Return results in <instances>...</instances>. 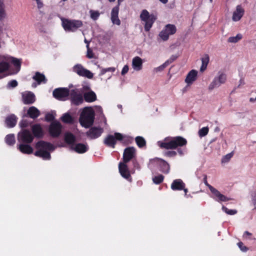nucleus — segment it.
<instances>
[{
	"instance_id": "obj_1",
	"label": "nucleus",
	"mask_w": 256,
	"mask_h": 256,
	"mask_svg": "<svg viewBox=\"0 0 256 256\" xmlns=\"http://www.w3.org/2000/svg\"><path fill=\"white\" fill-rule=\"evenodd\" d=\"M187 140L180 136H177L171 138H166L162 142H158V146L166 150H174L178 148V152L180 155L184 154L183 150L180 148L186 146Z\"/></svg>"
},
{
	"instance_id": "obj_2",
	"label": "nucleus",
	"mask_w": 256,
	"mask_h": 256,
	"mask_svg": "<svg viewBox=\"0 0 256 256\" xmlns=\"http://www.w3.org/2000/svg\"><path fill=\"white\" fill-rule=\"evenodd\" d=\"M35 148L38 150L34 154L45 160H49L51 158L50 153L46 150L53 151L55 149L54 146L50 142L44 140H40L36 144Z\"/></svg>"
},
{
	"instance_id": "obj_3",
	"label": "nucleus",
	"mask_w": 256,
	"mask_h": 256,
	"mask_svg": "<svg viewBox=\"0 0 256 256\" xmlns=\"http://www.w3.org/2000/svg\"><path fill=\"white\" fill-rule=\"evenodd\" d=\"M94 119V111L90 108H85L80 114V122L82 126L88 128L93 124Z\"/></svg>"
},
{
	"instance_id": "obj_4",
	"label": "nucleus",
	"mask_w": 256,
	"mask_h": 256,
	"mask_svg": "<svg viewBox=\"0 0 256 256\" xmlns=\"http://www.w3.org/2000/svg\"><path fill=\"white\" fill-rule=\"evenodd\" d=\"M148 166L152 169L157 167L160 172L164 174H168L170 171V166L166 160L158 158L150 159Z\"/></svg>"
},
{
	"instance_id": "obj_5",
	"label": "nucleus",
	"mask_w": 256,
	"mask_h": 256,
	"mask_svg": "<svg viewBox=\"0 0 256 256\" xmlns=\"http://www.w3.org/2000/svg\"><path fill=\"white\" fill-rule=\"evenodd\" d=\"M140 18L144 22V28L146 32L150 30L154 23L157 19L156 16L152 14H150L146 10H143L140 14Z\"/></svg>"
},
{
	"instance_id": "obj_6",
	"label": "nucleus",
	"mask_w": 256,
	"mask_h": 256,
	"mask_svg": "<svg viewBox=\"0 0 256 256\" xmlns=\"http://www.w3.org/2000/svg\"><path fill=\"white\" fill-rule=\"evenodd\" d=\"M83 25L82 22L80 20H70L64 19L62 20V26L66 32H75Z\"/></svg>"
},
{
	"instance_id": "obj_7",
	"label": "nucleus",
	"mask_w": 256,
	"mask_h": 256,
	"mask_svg": "<svg viewBox=\"0 0 256 256\" xmlns=\"http://www.w3.org/2000/svg\"><path fill=\"white\" fill-rule=\"evenodd\" d=\"M34 140L30 132L27 129H22L18 134V140L20 144H31Z\"/></svg>"
},
{
	"instance_id": "obj_8",
	"label": "nucleus",
	"mask_w": 256,
	"mask_h": 256,
	"mask_svg": "<svg viewBox=\"0 0 256 256\" xmlns=\"http://www.w3.org/2000/svg\"><path fill=\"white\" fill-rule=\"evenodd\" d=\"M176 32V28L172 24H166L164 29L160 32V37L164 40H167L170 35L174 34Z\"/></svg>"
},
{
	"instance_id": "obj_9",
	"label": "nucleus",
	"mask_w": 256,
	"mask_h": 256,
	"mask_svg": "<svg viewBox=\"0 0 256 256\" xmlns=\"http://www.w3.org/2000/svg\"><path fill=\"white\" fill-rule=\"evenodd\" d=\"M127 164L128 163H124V162H120L119 164V172L122 177L127 180L129 182H131L132 178L130 174L131 173L134 174V170L132 169L130 170Z\"/></svg>"
},
{
	"instance_id": "obj_10",
	"label": "nucleus",
	"mask_w": 256,
	"mask_h": 256,
	"mask_svg": "<svg viewBox=\"0 0 256 256\" xmlns=\"http://www.w3.org/2000/svg\"><path fill=\"white\" fill-rule=\"evenodd\" d=\"M218 76H216L209 85L208 89L210 90H212L215 88L219 87L222 84L226 82L227 78L226 74L220 72H218Z\"/></svg>"
},
{
	"instance_id": "obj_11",
	"label": "nucleus",
	"mask_w": 256,
	"mask_h": 256,
	"mask_svg": "<svg viewBox=\"0 0 256 256\" xmlns=\"http://www.w3.org/2000/svg\"><path fill=\"white\" fill-rule=\"evenodd\" d=\"M70 94L68 88H60L54 90L52 92L53 96L60 100H64Z\"/></svg>"
},
{
	"instance_id": "obj_12",
	"label": "nucleus",
	"mask_w": 256,
	"mask_h": 256,
	"mask_svg": "<svg viewBox=\"0 0 256 256\" xmlns=\"http://www.w3.org/2000/svg\"><path fill=\"white\" fill-rule=\"evenodd\" d=\"M136 156V150L133 146H130L124 150L123 153V162L128 163L130 160H134Z\"/></svg>"
},
{
	"instance_id": "obj_13",
	"label": "nucleus",
	"mask_w": 256,
	"mask_h": 256,
	"mask_svg": "<svg viewBox=\"0 0 256 256\" xmlns=\"http://www.w3.org/2000/svg\"><path fill=\"white\" fill-rule=\"evenodd\" d=\"M73 70L78 76L86 77L88 78H92L94 74L89 70L84 68L81 64H78L74 66Z\"/></svg>"
},
{
	"instance_id": "obj_14",
	"label": "nucleus",
	"mask_w": 256,
	"mask_h": 256,
	"mask_svg": "<svg viewBox=\"0 0 256 256\" xmlns=\"http://www.w3.org/2000/svg\"><path fill=\"white\" fill-rule=\"evenodd\" d=\"M62 126L58 122H54L49 127V133L52 138H58L62 132Z\"/></svg>"
},
{
	"instance_id": "obj_15",
	"label": "nucleus",
	"mask_w": 256,
	"mask_h": 256,
	"mask_svg": "<svg viewBox=\"0 0 256 256\" xmlns=\"http://www.w3.org/2000/svg\"><path fill=\"white\" fill-rule=\"evenodd\" d=\"M70 96L72 102L74 105L78 106L84 102V96L82 94L78 93L76 89L72 90Z\"/></svg>"
},
{
	"instance_id": "obj_16",
	"label": "nucleus",
	"mask_w": 256,
	"mask_h": 256,
	"mask_svg": "<svg viewBox=\"0 0 256 256\" xmlns=\"http://www.w3.org/2000/svg\"><path fill=\"white\" fill-rule=\"evenodd\" d=\"M211 188L212 190H211L210 192L212 194V198L216 201L218 202H226L231 200L230 198H228L224 195L222 194L218 190L214 188L211 187Z\"/></svg>"
},
{
	"instance_id": "obj_17",
	"label": "nucleus",
	"mask_w": 256,
	"mask_h": 256,
	"mask_svg": "<svg viewBox=\"0 0 256 256\" xmlns=\"http://www.w3.org/2000/svg\"><path fill=\"white\" fill-rule=\"evenodd\" d=\"M103 130L102 128L97 127L91 128L86 132V136L90 139H95L100 136Z\"/></svg>"
},
{
	"instance_id": "obj_18",
	"label": "nucleus",
	"mask_w": 256,
	"mask_h": 256,
	"mask_svg": "<svg viewBox=\"0 0 256 256\" xmlns=\"http://www.w3.org/2000/svg\"><path fill=\"white\" fill-rule=\"evenodd\" d=\"M31 130L34 138L36 137L38 138H40L44 136V132L40 124H37L32 125Z\"/></svg>"
},
{
	"instance_id": "obj_19",
	"label": "nucleus",
	"mask_w": 256,
	"mask_h": 256,
	"mask_svg": "<svg viewBox=\"0 0 256 256\" xmlns=\"http://www.w3.org/2000/svg\"><path fill=\"white\" fill-rule=\"evenodd\" d=\"M22 102L25 104H30L36 101V97L34 93L28 92L22 94Z\"/></svg>"
},
{
	"instance_id": "obj_20",
	"label": "nucleus",
	"mask_w": 256,
	"mask_h": 256,
	"mask_svg": "<svg viewBox=\"0 0 256 256\" xmlns=\"http://www.w3.org/2000/svg\"><path fill=\"white\" fill-rule=\"evenodd\" d=\"M71 148L78 154H84L88 150V146L86 144L78 143L74 146H71Z\"/></svg>"
},
{
	"instance_id": "obj_21",
	"label": "nucleus",
	"mask_w": 256,
	"mask_h": 256,
	"mask_svg": "<svg viewBox=\"0 0 256 256\" xmlns=\"http://www.w3.org/2000/svg\"><path fill=\"white\" fill-rule=\"evenodd\" d=\"M18 149L22 154H30L33 152L32 148L27 144H20L17 146Z\"/></svg>"
},
{
	"instance_id": "obj_22",
	"label": "nucleus",
	"mask_w": 256,
	"mask_h": 256,
	"mask_svg": "<svg viewBox=\"0 0 256 256\" xmlns=\"http://www.w3.org/2000/svg\"><path fill=\"white\" fill-rule=\"evenodd\" d=\"M185 186V184L181 179H176L172 182L170 187L173 190H182Z\"/></svg>"
},
{
	"instance_id": "obj_23",
	"label": "nucleus",
	"mask_w": 256,
	"mask_h": 256,
	"mask_svg": "<svg viewBox=\"0 0 256 256\" xmlns=\"http://www.w3.org/2000/svg\"><path fill=\"white\" fill-rule=\"evenodd\" d=\"M244 12V10L241 5L237 6L236 10L233 12L232 20L235 22L238 21L243 16Z\"/></svg>"
},
{
	"instance_id": "obj_24",
	"label": "nucleus",
	"mask_w": 256,
	"mask_h": 256,
	"mask_svg": "<svg viewBox=\"0 0 256 256\" xmlns=\"http://www.w3.org/2000/svg\"><path fill=\"white\" fill-rule=\"evenodd\" d=\"M17 120V117L14 114H11L6 118L5 123L7 127L14 128L16 124Z\"/></svg>"
},
{
	"instance_id": "obj_25",
	"label": "nucleus",
	"mask_w": 256,
	"mask_h": 256,
	"mask_svg": "<svg viewBox=\"0 0 256 256\" xmlns=\"http://www.w3.org/2000/svg\"><path fill=\"white\" fill-rule=\"evenodd\" d=\"M40 113V110L35 106H30L28 110L26 115V116L35 119L39 116Z\"/></svg>"
},
{
	"instance_id": "obj_26",
	"label": "nucleus",
	"mask_w": 256,
	"mask_h": 256,
	"mask_svg": "<svg viewBox=\"0 0 256 256\" xmlns=\"http://www.w3.org/2000/svg\"><path fill=\"white\" fill-rule=\"evenodd\" d=\"M84 100L88 102H94L96 100V95L92 90L84 92Z\"/></svg>"
},
{
	"instance_id": "obj_27",
	"label": "nucleus",
	"mask_w": 256,
	"mask_h": 256,
	"mask_svg": "<svg viewBox=\"0 0 256 256\" xmlns=\"http://www.w3.org/2000/svg\"><path fill=\"white\" fill-rule=\"evenodd\" d=\"M129 137L124 136L119 132H115L113 136V148L116 144V140H118L122 143H126V141L128 140Z\"/></svg>"
},
{
	"instance_id": "obj_28",
	"label": "nucleus",
	"mask_w": 256,
	"mask_h": 256,
	"mask_svg": "<svg viewBox=\"0 0 256 256\" xmlns=\"http://www.w3.org/2000/svg\"><path fill=\"white\" fill-rule=\"evenodd\" d=\"M132 68L136 70H140L142 69V61L140 58L139 56H136L134 58L132 61Z\"/></svg>"
},
{
	"instance_id": "obj_29",
	"label": "nucleus",
	"mask_w": 256,
	"mask_h": 256,
	"mask_svg": "<svg viewBox=\"0 0 256 256\" xmlns=\"http://www.w3.org/2000/svg\"><path fill=\"white\" fill-rule=\"evenodd\" d=\"M64 140L67 144L71 145L72 146H74L76 138L74 134L70 132H67L64 134Z\"/></svg>"
},
{
	"instance_id": "obj_30",
	"label": "nucleus",
	"mask_w": 256,
	"mask_h": 256,
	"mask_svg": "<svg viewBox=\"0 0 256 256\" xmlns=\"http://www.w3.org/2000/svg\"><path fill=\"white\" fill-rule=\"evenodd\" d=\"M32 78L39 84L41 83L46 84L47 82V79L45 76L38 72L35 73V74L32 76Z\"/></svg>"
},
{
	"instance_id": "obj_31",
	"label": "nucleus",
	"mask_w": 256,
	"mask_h": 256,
	"mask_svg": "<svg viewBox=\"0 0 256 256\" xmlns=\"http://www.w3.org/2000/svg\"><path fill=\"white\" fill-rule=\"evenodd\" d=\"M198 72L196 70H192L188 74L185 82L188 84H192L196 78Z\"/></svg>"
},
{
	"instance_id": "obj_32",
	"label": "nucleus",
	"mask_w": 256,
	"mask_h": 256,
	"mask_svg": "<svg viewBox=\"0 0 256 256\" xmlns=\"http://www.w3.org/2000/svg\"><path fill=\"white\" fill-rule=\"evenodd\" d=\"M201 60L202 64L200 70L202 72L206 69L208 64L210 61V57L208 54H204Z\"/></svg>"
},
{
	"instance_id": "obj_33",
	"label": "nucleus",
	"mask_w": 256,
	"mask_h": 256,
	"mask_svg": "<svg viewBox=\"0 0 256 256\" xmlns=\"http://www.w3.org/2000/svg\"><path fill=\"white\" fill-rule=\"evenodd\" d=\"M118 6H116L113 8V24H117L118 26L120 24V20L118 18Z\"/></svg>"
},
{
	"instance_id": "obj_34",
	"label": "nucleus",
	"mask_w": 256,
	"mask_h": 256,
	"mask_svg": "<svg viewBox=\"0 0 256 256\" xmlns=\"http://www.w3.org/2000/svg\"><path fill=\"white\" fill-rule=\"evenodd\" d=\"M5 142L6 144L10 146H12L16 142L15 136L14 134H8L5 138Z\"/></svg>"
},
{
	"instance_id": "obj_35",
	"label": "nucleus",
	"mask_w": 256,
	"mask_h": 256,
	"mask_svg": "<svg viewBox=\"0 0 256 256\" xmlns=\"http://www.w3.org/2000/svg\"><path fill=\"white\" fill-rule=\"evenodd\" d=\"M61 120L66 124H72L74 119L68 113H66L62 115Z\"/></svg>"
},
{
	"instance_id": "obj_36",
	"label": "nucleus",
	"mask_w": 256,
	"mask_h": 256,
	"mask_svg": "<svg viewBox=\"0 0 256 256\" xmlns=\"http://www.w3.org/2000/svg\"><path fill=\"white\" fill-rule=\"evenodd\" d=\"M6 16L5 6L4 0H0V20H2Z\"/></svg>"
},
{
	"instance_id": "obj_37",
	"label": "nucleus",
	"mask_w": 256,
	"mask_h": 256,
	"mask_svg": "<svg viewBox=\"0 0 256 256\" xmlns=\"http://www.w3.org/2000/svg\"><path fill=\"white\" fill-rule=\"evenodd\" d=\"M135 141L137 146L140 148H142L146 146V141L144 138L140 136H138L135 138Z\"/></svg>"
},
{
	"instance_id": "obj_38",
	"label": "nucleus",
	"mask_w": 256,
	"mask_h": 256,
	"mask_svg": "<svg viewBox=\"0 0 256 256\" xmlns=\"http://www.w3.org/2000/svg\"><path fill=\"white\" fill-rule=\"evenodd\" d=\"M164 180V176L162 174H158L152 178V182L156 184H159L162 182Z\"/></svg>"
},
{
	"instance_id": "obj_39",
	"label": "nucleus",
	"mask_w": 256,
	"mask_h": 256,
	"mask_svg": "<svg viewBox=\"0 0 256 256\" xmlns=\"http://www.w3.org/2000/svg\"><path fill=\"white\" fill-rule=\"evenodd\" d=\"M10 65L6 62H0V74L4 72L9 68Z\"/></svg>"
},
{
	"instance_id": "obj_40",
	"label": "nucleus",
	"mask_w": 256,
	"mask_h": 256,
	"mask_svg": "<svg viewBox=\"0 0 256 256\" xmlns=\"http://www.w3.org/2000/svg\"><path fill=\"white\" fill-rule=\"evenodd\" d=\"M242 38L241 34H238L236 36H230L228 39V42L236 43Z\"/></svg>"
},
{
	"instance_id": "obj_41",
	"label": "nucleus",
	"mask_w": 256,
	"mask_h": 256,
	"mask_svg": "<svg viewBox=\"0 0 256 256\" xmlns=\"http://www.w3.org/2000/svg\"><path fill=\"white\" fill-rule=\"evenodd\" d=\"M104 144L109 147H112V134H109L104 141Z\"/></svg>"
},
{
	"instance_id": "obj_42",
	"label": "nucleus",
	"mask_w": 256,
	"mask_h": 256,
	"mask_svg": "<svg viewBox=\"0 0 256 256\" xmlns=\"http://www.w3.org/2000/svg\"><path fill=\"white\" fill-rule=\"evenodd\" d=\"M208 127H204L200 129L198 131V135L200 137L206 136L208 132Z\"/></svg>"
},
{
	"instance_id": "obj_43",
	"label": "nucleus",
	"mask_w": 256,
	"mask_h": 256,
	"mask_svg": "<svg viewBox=\"0 0 256 256\" xmlns=\"http://www.w3.org/2000/svg\"><path fill=\"white\" fill-rule=\"evenodd\" d=\"M222 210L226 214L229 215H234L237 213V210H229L224 206H222Z\"/></svg>"
},
{
	"instance_id": "obj_44",
	"label": "nucleus",
	"mask_w": 256,
	"mask_h": 256,
	"mask_svg": "<svg viewBox=\"0 0 256 256\" xmlns=\"http://www.w3.org/2000/svg\"><path fill=\"white\" fill-rule=\"evenodd\" d=\"M90 14L91 18H92L94 20H96L100 16V13L98 11L90 10Z\"/></svg>"
},
{
	"instance_id": "obj_45",
	"label": "nucleus",
	"mask_w": 256,
	"mask_h": 256,
	"mask_svg": "<svg viewBox=\"0 0 256 256\" xmlns=\"http://www.w3.org/2000/svg\"><path fill=\"white\" fill-rule=\"evenodd\" d=\"M20 126L22 128H27L29 125V122L27 120L22 119L19 124Z\"/></svg>"
},
{
	"instance_id": "obj_46",
	"label": "nucleus",
	"mask_w": 256,
	"mask_h": 256,
	"mask_svg": "<svg viewBox=\"0 0 256 256\" xmlns=\"http://www.w3.org/2000/svg\"><path fill=\"white\" fill-rule=\"evenodd\" d=\"M12 62L15 67L18 68L19 70L20 69L21 62L19 60L16 58H13Z\"/></svg>"
},
{
	"instance_id": "obj_47",
	"label": "nucleus",
	"mask_w": 256,
	"mask_h": 256,
	"mask_svg": "<svg viewBox=\"0 0 256 256\" xmlns=\"http://www.w3.org/2000/svg\"><path fill=\"white\" fill-rule=\"evenodd\" d=\"M18 84V83L16 80H12L10 81L8 84V88H14L16 87Z\"/></svg>"
},
{
	"instance_id": "obj_48",
	"label": "nucleus",
	"mask_w": 256,
	"mask_h": 256,
	"mask_svg": "<svg viewBox=\"0 0 256 256\" xmlns=\"http://www.w3.org/2000/svg\"><path fill=\"white\" fill-rule=\"evenodd\" d=\"M87 48V54L86 56L89 58H94V53L92 50L90 48L89 45L86 44Z\"/></svg>"
},
{
	"instance_id": "obj_49",
	"label": "nucleus",
	"mask_w": 256,
	"mask_h": 256,
	"mask_svg": "<svg viewBox=\"0 0 256 256\" xmlns=\"http://www.w3.org/2000/svg\"><path fill=\"white\" fill-rule=\"evenodd\" d=\"M238 246L240 250L244 252H246L248 250V248L244 246L243 242H238Z\"/></svg>"
},
{
	"instance_id": "obj_50",
	"label": "nucleus",
	"mask_w": 256,
	"mask_h": 256,
	"mask_svg": "<svg viewBox=\"0 0 256 256\" xmlns=\"http://www.w3.org/2000/svg\"><path fill=\"white\" fill-rule=\"evenodd\" d=\"M132 164L134 166V168L132 169H134V170L136 169L140 170V164H139V163L137 161L136 158L132 160Z\"/></svg>"
},
{
	"instance_id": "obj_51",
	"label": "nucleus",
	"mask_w": 256,
	"mask_h": 256,
	"mask_svg": "<svg viewBox=\"0 0 256 256\" xmlns=\"http://www.w3.org/2000/svg\"><path fill=\"white\" fill-rule=\"evenodd\" d=\"M45 119L47 122H52L54 119V116L52 114L48 113L46 114Z\"/></svg>"
},
{
	"instance_id": "obj_52",
	"label": "nucleus",
	"mask_w": 256,
	"mask_h": 256,
	"mask_svg": "<svg viewBox=\"0 0 256 256\" xmlns=\"http://www.w3.org/2000/svg\"><path fill=\"white\" fill-rule=\"evenodd\" d=\"M177 153L175 151H167L165 152L164 155L168 157H174L176 155Z\"/></svg>"
},
{
	"instance_id": "obj_53",
	"label": "nucleus",
	"mask_w": 256,
	"mask_h": 256,
	"mask_svg": "<svg viewBox=\"0 0 256 256\" xmlns=\"http://www.w3.org/2000/svg\"><path fill=\"white\" fill-rule=\"evenodd\" d=\"M168 66L167 65V64L165 62H164L162 64L161 66L156 68H155L156 70V72H160V71H162L163 70L166 66Z\"/></svg>"
},
{
	"instance_id": "obj_54",
	"label": "nucleus",
	"mask_w": 256,
	"mask_h": 256,
	"mask_svg": "<svg viewBox=\"0 0 256 256\" xmlns=\"http://www.w3.org/2000/svg\"><path fill=\"white\" fill-rule=\"evenodd\" d=\"M177 58V56L174 55H172L168 60L166 62L168 66L172 63Z\"/></svg>"
},
{
	"instance_id": "obj_55",
	"label": "nucleus",
	"mask_w": 256,
	"mask_h": 256,
	"mask_svg": "<svg viewBox=\"0 0 256 256\" xmlns=\"http://www.w3.org/2000/svg\"><path fill=\"white\" fill-rule=\"evenodd\" d=\"M204 182L205 184V185L206 186H207L208 188L210 189V191L211 190L212 188L211 187H213L208 182V181H207V176L206 175L204 176Z\"/></svg>"
},
{
	"instance_id": "obj_56",
	"label": "nucleus",
	"mask_w": 256,
	"mask_h": 256,
	"mask_svg": "<svg viewBox=\"0 0 256 256\" xmlns=\"http://www.w3.org/2000/svg\"><path fill=\"white\" fill-rule=\"evenodd\" d=\"M128 66H127V65L124 66L122 70V75L125 74L126 73L128 72Z\"/></svg>"
},
{
	"instance_id": "obj_57",
	"label": "nucleus",
	"mask_w": 256,
	"mask_h": 256,
	"mask_svg": "<svg viewBox=\"0 0 256 256\" xmlns=\"http://www.w3.org/2000/svg\"><path fill=\"white\" fill-rule=\"evenodd\" d=\"M233 154L232 153H230L228 154H227L224 156V159H226V161H228L230 158L232 156Z\"/></svg>"
},
{
	"instance_id": "obj_58",
	"label": "nucleus",
	"mask_w": 256,
	"mask_h": 256,
	"mask_svg": "<svg viewBox=\"0 0 256 256\" xmlns=\"http://www.w3.org/2000/svg\"><path fill=\"white\" fill-rule=\"evenodd\" d=\"M112 70V68H106V69H102L101 71V74H104L107 71H110V70Z\"/></svg>"
},
{
	"instance_id": "obj_59",
	"label": "nucleus",
	"mask_w": 256,
	"mask_h": 256,
	"mask_svg": "<svg viewBox=\"0 0 256 256\" xmlns=\"http://www.w3.org/2000/svg\"><path fill=\"white\" fill-rule=\"evenodd\" d=\"M36 2L38 8H40L42 6V3L40 2V0H36Z\"/></svg>"
},
{
	"instance_id": "obj_60",
	"label": "nucleus",
	"mask_w": 256,
	"mask_h": 256,
	"mask_svg": "<svg viewBox=\"0 0 256 256\" xmlns=\"http://www.w3.org/2000/svg\"><path fill=\"white\" fill-rule=\"evenodd\" d=\"M246 235L250 236L252 235V234L248 231H246L244 232V236H245Z\"/></svg>"
},
{
	"instance_id": "obj_61",
	"label": "nucleus",
	"mask_w": 256,
	"mask_h": 256,
	"mask_svg": "<svg viewBox=\"0 0 256 256\" xmlns=\"http://www.w3.org/2000/svg\"><path fill=\"white\" fill-rule=\"evenodd\" d=\"M161 2L166 4L168 2V0H159Z\"/></svg>"
},
{
	"instance_id": "obj_62",
	"label": "nucleus",
	"mask_w": 256,
	"mask_h": 256,
	"mask_svg": "<svg viewBox=\"0 0 256 256\" xmlns=\"http://www.w3.org/2000/svg\"><path fill=\"white\" fill-rule=\"evenodd\" d=\"M182 190H184V194L186 196L187 195V193L188 192V190L187 188H185Z\"/></svg>"
},
{
	"instance_id": "obj_63",
	"label": "nucleus",
	"mask_w": 256,
	"mask_h": 256,
	"mask_svg": "<svg viewBox=\"0 0 256 256\" xmlns=\"http://www.w3.org/2000/svg\"><path fill=\"white\" fill-rule=\"evenodd\" d=\"M124 0H118V6H118L119 7V5L122 2H124Z\"/></svg>"
},
{
	"instance_id": "obj_64",
	"label": "nucleus",
	"mask_w": 256,
	"mask_h": 256,
	"mask_svg": "<svg viewBox=\"0 0 256 256\" xmlns=\"http://www.w3.org/2000/svg\"><path fill=\"white\" fill-rule=\"evenodd\" d=\"M84 42L87 44L89 45V42H88L86 39L84 40Z\"/></svg>"
}]
</instances>
